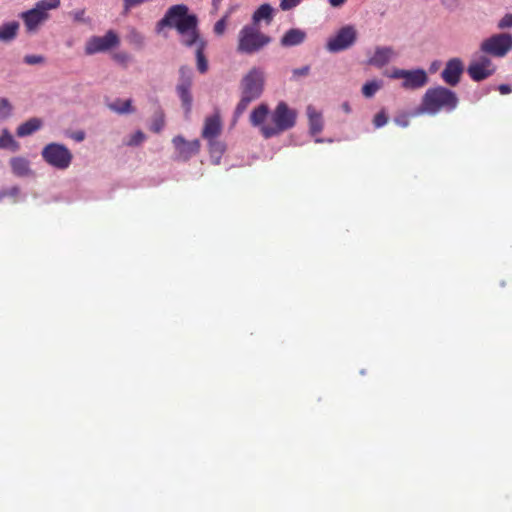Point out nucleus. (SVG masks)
I'll return each instance as SVG.
<instances>
[{"instance_id":"nucleus-24","label":"nucleus","mask_w":512,"mask_h":512,"mask_svg":"<svg viewBox=\"0 0 512 512\" xmlns=\"http://www.w3.org/2000/svg\"><path fill=\"white\" fill-rule=\"evenodd\" d=\"M0 149H10L11 151H18L19 143L14 140L8 129H3L0 136Z\"/></svg>"},{"instance_id":"nucleus-45","label":"nucleus","mask_w":512,"mask_h":512,"mask_svg":"<svg viewBox=\"0 0 512 512\" xmlns=\"http://www.w3.org/2000/svg\"><path fill=\"white\" fill-rule=\"evenodd\" d=\"M222 0H212V3L215 7H217L220 3H221Z\"/></svg>"},{"instance_id":"nucleus-31","label":"nucleus","mask_w":512,"mask_h":512,"mask_svg":"<svg viewBox=\"0 0 512 512\" xmlns=\"http://www.w3.org/2000/svg\"><path fill=\"white\" fill-rule=\"evenodd\" d=\"M23 60L28 65L42 64L45 62V58L41 55H26Z\"/></svg>"},{"instance_id":"nucleus-25","label":"nucleus","mask_w":512,"mask_h":512,"mask_svg":"<svg viewBox=\"0 0 512 512\" xmlns=\"http://www.w3.org/2000/svg\"><path fill=\"white\" fill-rule=\"evenodd\" d=\"M110 109L113 111L119 113V114H126V113H132L134 112V108L132 107V100H115L112 104H110Z\"/></svg>"},{"instance_id":"nucleus-35","label":"nucleus","mask_w":512,"mask_h":512,"mask_svg":"<svg viewBox=\"0 0 512 512\" xmlns=\"http://www.w3.org/2000/svg\"><path fill=\"white\" fill-rule=\"evenodd\" d=\"M226 29V20L222 18L218 20L214 25V32L217 35H222Z\"/></svg>"},{"instance_id":"nucleus-5","label":"nucleus","mask_w":512,"mask_h":512,"mask_svg":"<svg viewBox=\"0 0 512 512\" xmlns=\"http://www.w3.org/2000/svg\"><path fill=\"white\" fill-rule=\"evenodd\" d=\"M271 42V38L260 31L257 25H245L238 34L237 50L245 54L260 51Z\"/></svg>"},{"instance_id":"nucleus-30","label":"nucleus","mask_w":512,"mask_h":512,"mask_svg":"<svg viewBox=\"0 0 512 512\" xmlns=\"http://www.w3.org/2000/svg\"><path fill=\"white\" fill-rule=\"evenodd\" d=\"M388 122V117L384 110L378 112L373 119V124L376 128L383 127Z\"/></svg>"},{"instance_id":"nucleus-27","label":"nucleus","mask_w":512,"mask_h":512,"mask_svg":"<svg viewBox=\"0 0 512 512\" xmlns=\"http://www.w3.org/2000/svg\"><path fill=\"white\" fill-rule=\"evenodd\" d=\"M381 81L373 80L365 83L362 87V94L366 98H371L381 88Z\"/></svg>"},{"instance_id":"nucleus-6","label":"nucleus","mask_w":512,"mask_h":512,"mask_svg":"<svg viewBox=\"0 0 512 512\" xmlns=\"http://www.w3.org/2000/svg\"><path fill=\"white\" fill-rule=\"evenodd\" d=\"M60 0H40L35 7L21 13L27 31L35 32L49 18V11L60 6Z\"/></svg>"},{"instance_id":"nucleus-7","label":"nucleus","mask_w":512,"mask_h":512,"mask_svg":"<svg viewBox=\"0 0 512 512\" xmlns=\"http://www.w3.org/2000/svg\"><path fill=\"white\" fill-rule=\"evenodd\" d=\"M41 156L48 165L58 170H66L73 160L72 152L64 144L56 142L44 146Z\"/></svg>"},{"instance_id":"nucleus-18","label":"nucleus","mask_w":512,"mask_h":512,"mask_svg":"<svg viewBox=\"0 0 512 512\" xmlns=\"http://www.w3.org/2000/svg\"><path fill=\"white\" fill-rule=\"evenodd\" d=\"M222 130L220 116L218 114L209 116L205 119L202 130V137L206 140L217 138Z\"/></svg>"},{"instance_id":"nucleus-26","label":"nucleus","mask_w":512,"mask_h":512,"mask_svg":"<svg viewBox=\"0 0 512 512\" xmlns=\"http://www.w3.org/2000/svg\"><path fill=\"white\" fill-rule=\"evenodd\" d=\"M165 126V114L162 109H158L152 118L150 130L159 133Z\"/></svg>"},{"instance_id":"nucleus-39","label":"nucleus","mask_w":512,"mask_h":512,"mask_svg":"<svg viewBox=\"0 0 512 512\" xmlns=\"http://www.w3.org/2000/svg\"><path fill=\"white\" fill-rule=\"evenodd\" d=\"M19 194H20V188L18 186H13V187L3 191V193H2L3 196H9V197H13V198L18 197Z\"/></svg>"},{"instance_id":"nucleus-21","label":"nucleus","mask_w":512,"mask_h":512,"mask_svg":"<svg viewBox=\"0 0 512 512\" xmlns=\"http://www.w3.org/2000/svg\"><path fill=\"white\" fill-rule=\"evenodd\" d=\"M307 116L309 120V128L312 135L320 133L323 129V119L320 112H318L313 106L307 107Z\"/></svg>"},{"instance_id":"nucleus-8","label":"nucleus","mask_w":512,"mask_h":512,"mask_svg":"<svg viewBox=\"0 0 512 512\" xmlns=\"http://www.w3.org/2000/svg\"><path fill=\"white\" fill-rule=\"evenodd\" d=\"M481 51L494 57H504L512 49V35L501 33L485 39Z\"/></svg>"},{"instance_id":"nucleus-34","label":"nucleus","mask_w":512,"mask_h":512,"mask_svg":"<svg viewBox=\"0 0 512 512\" xmlns=\"http://www.w3.org/2000/svg\"><path fill=\"white\" fill-rule=\"evenodd\" d=\"M512 27V14H506L498 23L499 29H506Z\"/></svg>"},{"instance_id":"nucleus-36","label":"nucleus","mask_w":512,"mask_h":512,"mask_svg":"<svg viewBox=\"0 0 512 512\" xmlns=\"http://www.w3.org/2000/svg\"><path fill=\"white\" fill-rule=\"evenodd\" d=\"M71 15L76 22H87V19L85 18V9H80L76 11H72Z\"/></svg>"},{"instance_id":"nucleus-19","label":"nucleus","mask_w":512,"mask_h":512,"mask_svg":"<svg viewBox=\"0 0 512 512\" xmlns=\"http://www.w3.org/2000/svg\"><path fill=\"white\" fill-rule=\"evenodd\" d=\"M305 39V31L298 28H292L286 31L282 36L280 43L283 47H292L303 43Z\"/></svg>"},{"instance_id":"nucleus-22","label":"nucleus","mask_w":512,"mask_h":512,"mask_svg":"<svg viewBox=\"0 0 512 512\" xmlns=\"http://www.w3.org/2000/svg\"><path fill=\"white\" fill-rule=\"evenodd\" d=\"M273 9L269 4H262L252 16V25H257L261 20H265L268 24L272 21Z\"/></svg>"},{"instance_id":"nucleus-37","label":"nucleus","mask_w":512,"mask_h":512,"mask_svg":"<svg viewBox=\"0 0 512 512\" xmlns=\"http://www.w3.org/2000/svg\"><path fill=\"white\" fill-rule=\"evenodd\" d=\"M145 139V135L141 131H137L133 136L131 137L129 141V145H138Z\"/></svg>"},{"instance_id":"nucleus-4","label":"nucleus","mask_w":512,"mask_h":512,"mask_svg":"<svg viewBox=\"0 0 512 512\" xmlns=\"http://www.w3.org/2000/svg\"><path fill=\"white\" fill-rule=\"evenodd\" d=\"M241 99L238 102L234 115H242L251 102L257 100L264 89V73L259 68H252L241 80Z\"/></svg>"},{"instance_id":"nucleus-15","label":"nucleus","mask_w":512,"mask_h":512,"mask_svg":"<svg viewBox=\"0 0 512 512\" xmlns=\"http://www.w3.org/2000/svg\"><path fill=\"white\" fill-rule=\"evenodd\" d=\"M462 73V61L459 58H453L446 63V66L441 73V77L448 85L456 86L460 81Z\"/></svg>"},{"instance_id":"nucleus-13","label":"nucleus","mask_w":512,"mask_h":512,"mask_svg":"<svg viewBox=\"0 0 512 512\" xmlns=\"http://www.w3.org/2000/svg\"><path fill=\"white\" fill-rule=\"evenodd\" d=\"M467 72L474 81H482L495 72V67L487 56L482 55L469 64Z\"/></svg>"},{"instance_id":"nucleus-12","label":"nucleus","mask_w":512,"mask_h":512,"mask_svg":"<svg viewBox=\"0 0 512 512\" xmlns=\"http://www.w3.org/2000/svg\"><path fill=\"white\" fill-rule=\"evenodd\" d=\"M119 42L118 35L113 30H109L103 36L91 37L85 45V53L87 55H93L104 52L117 46Z\"/></svg>"},{"instance_id":"nucleus-14","label":"nucleus","mask_w":512,"mask_h":512,"mask_svg":"<svg viewBox=\"0 0 512 512\" xmlns=\"http://www.w3.org/2000/svg\"><path fill=\"white\" fill-rule=\"evenodd\" d=\"M172 142L177 153V158L182 161H188L191 157L198 154L201 147L198 139L187 141L180 135L174 137Z\"/></svg>"},{"instance_id":"nucleus-40","label":"nucleus","mask_w":512,"mask_h":512,"mask_svg":"<svg viewBox=\"0 0 512 512\" xmlns=\"http://www.w3.org/2000/svg\"><path fill=\"white\" fill-rule=\"evenodd\" d=\"M395 122L402 127H406L409 124L408 118L405 115L397 117Z\"/></svg>"},{"instance_id":"nucleus-2","label":"nucleus","mask_w":512,"mask_h":512,"mask_svg":"<svg viewBox=\"0 0 512 512\" xmlns=\"http://www.w3.org/2000/svg\"><path fill=\"white\" fill-rule=\"evenodd\" d=\"M296 118V111L285 102H279L271 113L268 105L262 103L252 110L250 123L259 128L265 139H269L293 128Z\"/></svg>"},{"instance_id":"nucleus-44","label":"nucleus","mask_w":512,"mask_h":512,"mask_svg":"<svg viewBox=\"0 0 512 512\" xmlns=\"http://www.w3.org/2000/svg\"><path fill=\"white\" fill-rule=\"evenodd\" d=\"M75 139L77 141H82L84 139V134L83 133L76 134Z\"/></svg>"},{"instance_id":"nucleus-1","label":"nucleus","mask_w":512,"mask_h":512,"mask_svg":"<svg viewBox=\"0 0 512 512\" xmlns=\"http://www.w3.org/2000/svg\"><path fill=\"white\" fill-rule=\"evenodd\" d=\"M188 7L184 4L171 6L165 16L158 22V27H174L181 35V42L187 47L196 46L197 70L204 74L208 71V60L204 54L207 43L200 38L197 26L198 18L188 14Z\"/></svg>"},{"instance_id":"nucleus-17","label":"nucleus","mask_w":512,"mask_h":512,"mask_svg":"<svg viewBox=\"0 0 512 512\" xmlns=\"http://www.w3.org/2000/svg\"><path fill=\"white\" fill-rule=\"evenodd\" d=\"M12 173L20 178L31 177L34 172L30 166V161L25 157H12L9 161Z\"/></svg>"},{"instance_id":"nucleus-33","label":"nucleus","mask_w":512,"mask_h":512,"mask_svg":"<svg viewBox=\"0 0 512 512\" xmlns=\"http://www.w3.org/2000/svg\"><path fill=\"white\" fill-rule=\"evenodd\" d=\"M112 57L116 62L124 66H126L128 61L130 60V56L126 52H116L113 54Z\"/></svg>"},{"instance_id":"nucleus-20","label":"nucleus","mask_w":512,"mask_h":512,"mask_svg":"<svg viewBox=\"0 0 512 512\" xmlns=\"http://www.w3.org/2000/svg\"><path fill=\"white\" fill-rule=\"evenodd\" d=\"M43 126V121L40 118L33 117L20 124L16 129L18 137L30 136L38 131Z\"/></svg>"},{"instance_id":"nucleus-9","label":"nucleus","mask_w":512,"mask_h":512,"mask_svg":"<svg viewBox=\"0 0 512 512\" xmlns=\"http://www.w3.org/2000/svg\"><path fill=\"white\" fill-rule=\"evenodd\" d=\"M357 39V31L351 25L339 29L337 33L327 41L326 48L332 53L350 48Z\"/></svg>"},{"instance_id":"nucleus-38","label":"nucleus","mask_w":512,"mask_h":512,"mask_svg":"<svg viewBox=\"0 0 512 512\" xmlns=\"http://www.w3.org/2000/svg\"><path fill=\"white\" fill-rule=\"evenodd\" d=\"M309 72H310V67L308 65L303 66L301 68H296V69H294L292 71L293 76L295 78L302 77V76H307L309 74Z\"/></svg>"},{"instance_id":"nucleus-16","label":"nucleus","mask_w":512,"mask_h":512,"mask_svg":"<svg viewBox=\"0 0 512 512\" xmlns=\"http://www.w3.org/2000/svg\"><path fill=\"white\" fill-rule=\"evenodd\" d=\"M396 53L390 46H378L375 48V52L372 57L369 58L368 64L382 68L387 65L394 57Z\"/></svg>"},{"instance_id":"nucleus-3","label":"nucleus","mask_w":512,"mask_h":512,"mask_svg":"<svg viewBox=\"0 0 512 512\" xmlns=\"http://www.w3.org/2000/svg\"><path fill=\"white\" fill-rule=\"evenodd\" d=\"M458 105L455 92L443 86L429 88L423 95L419 113L435 115L441 110L452 111Z\"/></svg>"},{"instance_id":"nucleus-41","label":"nucleus","mask_w":512,"mask_h":512,"mask_svg":"<svg viewBox=\"0 0 512 512\" xmlns=\"http://www.w3.org/2000/svg\"><path fill=\"white\" fill-rule=\"evenodd\" d=\"M498 90L503 95L509 94L512 91L511 87L508 84H501L498 87Z\"/></svg>"},{"instance_id":"nucleus-23","label":"nucleus","mask_w":512,"mask_h":512,"mask_svg":"<svg viewBox=\"0 0 512 512\" xmlns=\"http://www.w3.org/2000/svg\"><path fill=\"white\" fill-rule=\"evenodd\" d=\"M19 24L17 22H9L0 26V40L11 41L17 35Z\"/></svg>"},{"instance_id":"nucleus-42","label":"nucleus","mask_w":512,"mask_h":512,"mask_svg":"<svg viewBox=\"0 0 512 512\" xmlns=\"http://www.w3.org/2000/svg\"><path fill=\"white\" fill-rule=\"evenodd\" d=\"M346 0H329V3L332 7H341Z\"/></svg>"},{"instance_id":"nucleus-28","label":"nucleus","mask_w":512,"mask_h":512,"mask_svg":"<svg viewBox=\"0 0 512 512\" xmlns=\"http://www.w3.org/2000/svg\"><path fill=\"white\" fill-rule=\"evenodd\" d=\"M208 144L211 156L220 158L225 151V145L222 142L216 140V138L209 139Z\"/></svg>"},{"instance_id":"nucleus-29","label":"nucleus","mask_w":512,"mask_h":512,"mask_svg":"<svg viewBox=\"0 0 512 512\" xmlns=\"http://www.w3.org/2000/svg\"><path fill=\"white\" fill-rule=\"evenodd\" d=\"M12 111L13 106L10 101L5 97L0 98V121L9 118Z\"/></svg>"},{"instance_id":"nucleus-10","label":"nucleus","mask_w":512,"mask_h":512,"mask_svg":"<svg viewBox=\"0 0 512 512\" xmlns=\"http://www.w3.org/2000/svg\"><path fill=\"white\" fill-rule=\"evenodd\" d=\"M193 83V72L189 66H181L179 68V80L176 86V91L181 99L182 106L184 107L186 113L191 111L192 107V95H191V87Z\"/></svg>"},{"instance_id":"nucleus-32","label":"nucleus","mask_w":512,"mask_h":512,"mask_svg":"<svg viewBox=\"0 0 512 512\" xmlns=\"http://www.w3.org/2000/svg\"><path fill=\"white\" fill-rule=\"evenodd\" d=\"M302 0H281L280 2V8L283 11H287L290 9H293L294 7L298 6L301 3Z\"/></svg>"},{"instance_id":"nucleus-43","label":"nucleus","mask_w":512,"mask_h":512,"mask_svg":"<svg viewBox=\"0 0 512 512\" xmlns=\"http://www.w3.org/2000/svg\"><path fill=\"white\" fill-rule=\"evenodd\" d=\"M342 109L346 113H350L351 112V107H350L349 103H347V102L342 104Z\"/></svg>"},{"instance_id":"nucleus-11","label":"nucleus","mask_w":512,"mask_h":512,"mask_svg":"<svg viewBox=\"0 0 512 512\" xmlns=\"http://www.w3.org/2000/svg\"><path fill=\"white\" fill-rule=\"evenodd\" d=\"M388 76L393 79H403L402 87L405 89H418L428 82L427 74L423 69H394Z\"/></svg>"}]
</instances>
